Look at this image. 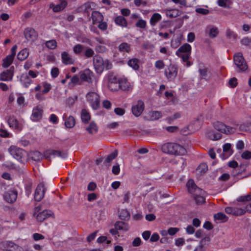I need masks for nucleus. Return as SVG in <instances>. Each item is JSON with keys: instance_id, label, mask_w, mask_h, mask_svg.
Instances as JSON below:
<instances>
[{"instance_id": "obj_1", "label": "nucleus", "mask_w": 251, "mask_h": 251, "mask_svg": "<svg viewBox=\"0 0 251 251\" xmlns=\"http://www.w3.org/2000/svg\"><path fill=\"white\" fill-rule=\"evenodd\" d=\"M186 186L189 193L193 194L194 199L197 204H202L205 202L206 192L198 187L192 179H189Z\"/></svg>"}, {"instance_id": "obj_2", "label": "nucleus", "mask_w": 251, "mask_h": 251, "mask_svg": "<svg viewBox=\"0 0 251 251\" xmlns=\"http://www.w3.org/2000/svg\"><path fill=\"white\" fill-rule=\"evenodd\" d=\"M162 151L166 153L174 155H184L186 152V150L184 147L175 143H167L164 144L161 148Z\"/></svg>"}, {"instance_id": "obj_3", "label": "nucleus", "mask_w": 251, "mask_h": 251, "mask_svg": "<svg viewBox=\"0 0 251 251\" xmlns=\"http://www.w3.org/2000/svg\"><path fill=\"white\" fill-rule=\"evenodd\" d=\"M93 62L96 72L99 74L101 73L104 69L109 70L112 67V65L109 60H103V58L98 54L93 57Z\"/></svg>"}, {"instance_id": "obj_4", "label": "nucleus", "mask_w": 251, "mask_h": 251, "mask_svg": "<svg viewBox=\"0 0 251 251\" xmlns=\"http://www.w3.org/2000/svg\"><path fill=\"white\" fill-rule=\"evenodd\" d=\"M191 46L187 44H184L181 46L176 51V55L181 58L183 62L186 63V66L189 67L192 63L189 59L191 53Z\"/></svg>"}, {"instance_id": "obj_5", "label": "nucleus", "mask_w": 251, "mask_h": 251, "mask_svg": "<svg viewBox=\"0 0 251 251\" xmlns=\"http://www.w3.org/2000/svg\"><path fill=\"white\" fill-rule=\"evenodd\" d=\"M8 151L14 158L19 161H22L26 154L25 150L15 146H10L8 149Z\"/></svg>"}, {"instance_id": "obj_6", "label": "nucleus", "mask_w": 251, "mask_h": 251, "mask_svg": "<svg viewBox=\"0 0 251 251\" xmlns=\"http://www.w3.org/2000/svg\"><path fill=\"white\" fill-rule=\"evenodd\" d=\"M86 97L87 100L90 103L93 109L97 110L100 107V96L97 93L94 92H89L86 94Z\"/></svg>"}, {"instance_id": "obj_7", "label": "nucleus", "mask_w": 251, "mask_h": 251, "mask_svg": "<svg viewBox=\"0 0 251 251\" xmlns=\"http://www.w3.org/2000/svg\"><path fill=\"white\" fill-rule=\"evenodd\" d=\"M233 59L235 65L240 71H245L248 69V65L242 53L235 54Z\"/></svg>"}, {"instance_id": "obj_8", "label": "nucleus", "mask_w": 251, "mask_h": 251, "mask_svg": "<svg viewBox=\"0 0 251 251\" xmlns=\"http://www.w3.org/2000/svg\"><path fill=\"white\" fill-rule=\"evenodd\" d=\"M213 126L215 129L226 134L233 133L235 131V129L234 127L227 126L219 121L215 122Z\"/></svg>"}, {"instance_id": "obj_9", "label": "nucleus", "mask_w": 251, "mask_h": 251, "mask_svg": "<svg viewBox=\"0 0 251 251\" xmlns=\"http://www.w3.org/2000/svg\"><path fill=\"white\" fill-rule=\"evenodd\" d=\"M24 34L26 40L31 43L36 41L38 37V32L33 28L30 27L25 29Z\"/></svg>"}, {"instance_id": "obj_10", "label": "nucleus", "mask_w": 251, "mask_h": 251, "mask_svg": "<svg viewBox=\"0 0 251 251\" xmlns=\"http://www.w3.org/2000/svg\"><path fill=\"white\" fill-rule=\"evenodd\" d=\"M79 74L82 83L85 82L90 84L93 82L94 74L90 69H86L81 71Z\"/></svg>"}, {"instance_id": "obj_11", "label": "nucleus", "mask_w": 251, "mask_h": 251, "mask_svg": "<svg viewBox=\"0 0 251 251\" xmlns=\"http://www.w3.org/2000/svg\"><path fill=\"white\" fill-rule=\"evenodd\" d=\"M120 78L113 75H110L108 78L107 87L111 91H117L119 90Z\"/></svg>"}, {"instance_id": "obj_12", "label": "nucleus", "mask_w": 251, "mask_h": 251, "mask_svg": "<svg viewBox=\"0 0 251 251\" xmlns=\"http://www.w3.org/2000/svg\"><path fill=\"white\" fill-rule=\"evenodd\" d=\"M166 77L170 80H174L177 74V68L174 64H170L165 70Z\"/></svg>"}, {"instance_id": "obj_13", "label": "nucleus", "mask_w": 251, "mask_h": 251, "mask_svg": "<svg viewBox=\"0 0 251 251\" xmlns=\"http://www.w3.org/2000/svg\"><path fill=\"white\" fill-rule=\"evenodd\" d=\"M46 191V188L45 187L44 183H40L35 190L34 194V199L37 201H41L44 198L45 193Z\"/></svg>"}, {"instance_id": "obj_14", "label": "nucleus", "mask_w": 251, "mask_h": 251, "mask_svg": "<svg viewBox=\"0 0 251 251\" xmlns=\"http://www.w3.org/2000/svg\"><path fill=\"white\" fill-rule=\"evenodd\" d=\"M1 244L7 251H21L22 248L12 241H5L2 242Z\"/></svg>"}, {"instance_id": "obj_15", "label": "nucleus", "mask_w": 251, "mask_h": 251, "mask_svg": "<svg viewBox=\"0 0 251 251\" xmlns=\"http://www.w3.org/2000/svg\"><path fill=\"white\" fill-rule=\"evenodd\" d=\"M43 109L42 106L38 105L34 107L32 110L31 119L33 121H38L42 117Z\"/></svg>"}, {"instance_id": "obj_16", "label": "nucleus", "mask_w": 251, "mask_h": 251, "mask_svg": "<svg viewBox=\"0 0 251 251\" xmlns=\"http://www.w3.org/2000/svg\"><path fill=\"white\" fill-rule=\"evenodd\" d=\"M145 105L144 102L141 100H139L136 105L132 106V112L133 114L136 116L138 117L143 112L144 109Z\"/></svg>"}, {"instance_id": "obj_17", "label": "nucleus", "mask_w": 251, "mask_h": 251, "mask_svg": "<svg viewBox=\"0 0 251 251\" xmlns=\"http://www.w3.org/2000/svg\"><path fill=\"white\" fill-rule=\"evenodd\" d=\"M4 200L8 203L14 202L17 198V192L16 190H9L4 194Z\"/></svg>"}, {"instance_id": "obj_18", "label": "nucleus", "mask_w": 251, "mask_h": 251, "mask_svg": "<svg viewBox=\"0 0 251 251\" xmlns=\"http://www.w3.org/2000/svg\"><path fill=\"white\" fill-rule=\"evenodd\" d=\"M132 88V85L130 84L126 78H120L119 90L120 89L123 91H129L131 90Z\"/></svg>"}, {"instance_id": "obj_19", "label": "nucleus", "mask_w": 251, "mask_h": 251, "mask_svg": "<svg viewBox=\"0 0 251 251\" xmlns=\"http://www.w3.org/2000/svg\"><path fill=\"white\" fill-rule=\"evenodd\" d=\"M162 117V113L158 111H151L149 112L145 118L149 121H154Z\"/></svg>"}, {"instance_id": "obj_20", "label": "nucleus", "mask_w": 251, "mask_h": 251, "mask_svg": "<svg viewBox=\"0 0 251 251\" xmlns=\"http://www.w3.org/2000/svg\"><path fill=\"white\" fill-rule=\"evenodd\" d=\"M68 3L66 1H63L60 2V3L54 5L51 4L50 5V8H52V10L54 12H58L62 11L67 6Z\"/></svg>"}, {"instance_id": "obj_21", "label": "nucleus", "mask_w": 251, "mask_h": 251, "mask_svg": "<svg viewBox=\"0 0 251 251\" xmlns=\"http://www.w3.org/2000/svg\"><path fill=\"white\" fill-rule=\"evenodd\" d=\"M61 59L62 62L66 65L73 64L75 63V60L66 51L61 53Z\"/></svg>"}, {"instance_id": "obj_22", "label": "nucleus", "mask_w": 251, "mask_h": 251, "mask_svg": "<svg viewBox=\"0 0 251 251\" xmlns=\"http://www.w3.org/2000/svg\"><path fill=\"white\" fill-rule=\"evenodd\" d=\"M91 18L94 25L102 22L103 20V15L100 12L97 11H93Z\"/></svg>"}, {"instance_id": "obj_23", "label": "nucleus", "mask_w": 251, "mask_h": 251, "mask_svg": "<svg viewBox=\"0 0 251 251\" xmlns=\"http://www.w3.org/2000/svg\"><path fill=\"white\" fill-rule=\"evenodd\" d=\"M13 74L9 70H7L0 74V80L9 81L12 79Z\"/></svg>"}, {"instance_id": "obj_24", "label": "nucleus", "mask_w": 251, "mask_h": 251, "mask_svg": "<svg viewBox=\"0 0 251 251\" xmlns=\"http://www.w3.org/2000/svg\"><path fill=\"white\" fill-rule=\"evenodd\" d=\"M8 123L10 127L19 130H22L21 126L19 124L18 120L14 117H10L8 120Z\"/></svg>"}, {"instance_id": "obj_25", "label": "nucleus", "mask_w": 251, "mask_h": 251, "mask_svg": "<svg viewBox=\"0 0 251 251\" xmlns=\"http://www.w3.org/2000/svg\"><path fill=\"white\" fill-rule=\"evenodd\" d=\"M52 214L50 211L45 210L42 212L38 213L36 216V218L38 221L40 222H43L45 219L49 217Z\"/></svg>"}, {"instance_id": "obj_26", "label": "nucleus", "mask_w": 251, "mask_h": 251, "mask_svg": "<svg viewBox=\"0 0 251 251\" xmlns=\"http://www.w3.org/2000/svg\"><path fill=\"white\" fill-rule=\"evenodd\" d=\"M114 21L116 25L122 27H126L127 25L126 20L122 16L116 17L114 19Z\"/></svg>"}, {"instance_id": "obj_27", "label": "nucleus", "mask_w": 251, "mask_h": 251, "mask_svg": "<svg viewBox=\"0 0 251 251\" xmlns=\"http://www.w3.org/2000/svg\"><path fill=\"white\" fill-rule=\"evenodd\" d=\"M115 228L118 230H123L124 231H128L129 226L127 223L122 222L118 221L115 224Z\"/></svg>"}, {"instance_id": "obj_28", "label": "nucleus", "mask_w": 251, "mask_h": 251, "mask_svg": "<svg viewBox=\"0 0 251 251\" xmlns=\"http://www.w3.org/2000/svg\"><path fill=\"white\" fill-rule=\"evenodd\" d=\"M21 81L25 87H28L31 83L32 80L27 75H23L21 77Z\"/></svg>"}, {"instance_id": "obj_29", "label": "nucleus", "mask_w": 251, "mask_h": 251, "mask_svg": "<svg viewBox=\"0 0 251 251\" xmlns=\"http://www.w3.org/2000/svg\"><path fill=\"white\" fill-rule=\"evenodd\" d=\"M85 129L88 132V133L93 134L97 132L98 127L95 122H92L90 123L89 125L86 127Z\"/></svg>"}, {"instance_id": "obj_30", "label": "nucleus", "mask_w": 251, "mask_h": 251, "mask_svg": "<svg viewBox=\"0 0 251 251\" xmlns=\"http://www.w3.org/2000/svg\"><path fill=\"white\" fill-rule=\"evenodd\" d=\"M207 28L209 29L208 35L210 38H215L218 35L219 32L218 27L209 26Z\"/></svg>"}, {"instance_id": "obj_31", "label": "nucleus", "mask_w": 251, "mask_h": 251, "mask_svg": "<svg viewBox=\"0 0 251 251\" xmlns=\"http://www.w3.org/2000/svg\"><path fill=\"white\" fill-rule=\"evenodd\" d=\"M75 124V120L74 117L72 116H70L66 118L65 121V125L67 128L73 127Z\"/></svg>"}, {"instance_id": "obj_32", "label": "nucleus", "mask_w": 251, "mask_h": 251, "mask_svg": "<svg viewBox=\"0 0 251 251\" xmlns=\"http://www.w3.org/2000/svg\"><path fill=\"white\" fill-rule=\"evenodd\" d=\"M29 52L27 49L21 50L17 55V58L21 61L25 60L28 56Z\"/></svg>"}, {"instance_id": "obj_33", "label": "nucleus", "mask_w": 251, "mask_h": 251, "mask_svg": "<svg viewBox=\"0 0 251 251\" xmlns=\"http://www.w3.org/2000/svg\"><path fill=\"white\" fill-rule=\"evenodd\" d=\"M81 118L83 123H87L90 120V114L86 109H82L81 113Z\"/></svg>"}, {"instance_id": "obj_34", "label": "nucleus", "mask_w": 251, "mask_h": 251, "mask_svg": "<svg viewBox=\"0 0 251 251\" xmlns=\"http://www.w3.org/2000/svg\"><path fill=\"white\" fill-rule=\"evenodd\" d=\"M161 16L159 13H154L150 19V24L152 26L156 25V23L160 21Z\"/></svg>"}, {"instance_id": "obj_35", "label": "nucleus", "mask_w": 251, "mask_h": 251, "mask_svg": "<svg viewBox=\"0 0 251 251\" xmlns=\"http://www.w3.org/2000/svg\"><path fill=\"white\" fill-rule=\"evenodd\" d=\"M31 158L33 160L39 161L43 158V155L38 151H35L31 153Z\"/></svg>"}, {"instance_id": "obj_36", "label": "nucleus", "mask_w": 251, "mask_h": 251, "mask_svg": "<svg viewBox=\"0 0 251 251\" xmlns=\"http://www.w3.org/2000/svg\"><path fill=\"white\" fill-rule=\"evenodd\" d=\"M118 49L120 52H129L130 51L131 48L130 45L124 42L119 45Z\"/></svg>"}, {"instance_id": "obj_37", "label": "nucleus", "mask_w": 251, "mask_h": 251, "mask_svg": "<svg viewBox=\"0 0 251 251\" xmlns=\"http://www.w3.org/2000/svg\"><path fill=\"white\" fill-rule=\"evenodd\" d=\"M14 58V57L11 55H7L6 57L3 60V67L7 68L9 67L13 62Z\"/></svg>"}, {"instance_id": "obj_38", "label": "nucleus", "mask_w": 251, "mask_h": 251, "mask_svg": "<svg viewBox=\"0 0 251 251\" xmlns=\"http://www.w3.org/2000/svg\"><path fill=\"white\" fill-rule=\"evenodd\" d=\"M139 60L137 58H132L128 60L127 64L134 70H137L139 69Z\"/></svg>"}, {"instance_id": "obj_39", "label": "nucleus", "mask_w": 251, "mask_h": 251, "mask_svg": "<svg viewBox=\"0 0 251 251\" xmlns=\"http://www.w3.org/2000/svg\"><path fill=\"white\" fill-rule=\"evenodd\" d=\"M120 218L123 220H126L130 218V214L126 209H122L120 212Z\"/></svg>"}, {"instance_id": "obj_40", "label": "nucleus", "mask_w": 251, "mask_h": 251, "mask_svg": "<svg viewBox=\"0 0 251 251\" xmlns=\"http://www.w3.org/2000/svg\"><path fill=\"white\" fill-rule=\"evenodd\" d=\"M84 49V46L81 44H77L73 48V51L75 54H79Z\"/></svg>"}, {"instance_id": "obj_41", "label": "nucleus", "mask_w": 251, "mask_h": 251, "mask_svg": "<svg viewBox=\"0 0 251 251\" xmlns=\"http://www.w3.org/2000/svg\"><path fill=\"white\" fill-rule=\"evenodd\" d=\"M46 46L49 49L53 50L56 48L57 43L55 40H50L46 42Z\"/></svg>"}, {"instance_id": "obj_42", "label": "nucleus", "mask_w": 251, "mask_h": 251, "mask_svg": "<svg viewBox=\"0 0 251 251\" xmlns=\"http://www.w3.org/2000/svg\"><path fill=\"white\" fill-rule=\"evenodd\" d=\"M167 15L170 18H175L179 16V11L176 9L169 10L167 11Z\"/></svg>"}, {"instance_id": "obj_43", "label": "nucleus", "mask_w": 251, "mask_h": 251, "mask_svg": "<svg viewBox=\"0 0 251 251\" xmlns=\"http://www.w3.org/2000/svg\"><path fill=\"white\" fill-rule=\"evenodd\" d=\"M246 211L242 208L239 207H233V214L235 216H240L243 215Z\"/></svg>"}, {"instance_id": "obj_44", "label": "nucleus", "mask_w": 251, "mask_h": 251, "mask_svg": "<svg viewBox=\"0 0 251 251\" xmlns=\"http://www.w3.org/2000/svg\"><path fill=\"white\" fill-rule=\"evenodd\" d=\"M71 81L75 85H81L82 84V82L80 77H78L77 75H74L71 78Z\"/></svg>"}, {"instance_id": "obj_45", "label": "nucleus", "mask_w": 251, "mask_h": 251, "mask_svg": "<svg viewBox=\"0 0 251 251\" xmlns=\"http://www.w3.org/2000/svg\"><path fill=\"white\" fill-rule=\"evenodd\" d=\"M209 137L213 140H218L221 138L222 134L219 133L211 132L209 133Z\"/></svg>"}, {"instance_id": "obj_46", "label": "nucleus", "mask_w": 251, "mask_h": 251, "mask_svg": "<svg viewBox=\"0 0 251 251\" xmlns=\"http://www.w3.org/2000/svg\"><path fill=\"white\" fill-rule=\"evenodd\" d=\"M94 54L95 52L94 50L90 48H87L84 51V56L88 58L94 57L95 56Z\"/></svg>"}, {"instance_id": "obj_47", "label": "nucleus", "mask_w": 251, "mask_h": 251, "mask_svg": "<svg viewBox=\"0 0 251 251\" xmlns=\"http://www.w3.org/2000/svg\"><path fill=\"white\" fill-rule=\"evenodd\" d=\"M214 217L215 219L217 220H223L224 221H226L227 220V217L222 212H219L215 214Z\"/></svg>"}, {"instance_id": "obj_48", "label": "nucleus", "mask_w": 251, "mask_h": 251, "mask_svg": "<svg viewBox=\"0 0 251 251\" xmlns=\"http://www.w3.org/2000/svg\"><path fill=\"white\" fill-rule=\"evenodd\" d=\"M118 155V152L117 150H115L114 151L110 153L109 155H108L106 158V161L107 163H110V162L115 159Z\"/></svg>"}, {"instance_id": "obj_49", "label": "nucleus", "mask_w": 251, "mask_h": 251, "mask_svg": "<svg viewBox=\"0 0 251 251\" xmlns=\"http://www.w3.org/2000/svg\"><path fill=\"white\" fill-rule=\"evenodd\" d=\"M210 241L209 236H206L202 238L200 241V248L202 249L204 246L207 245Z\"/></svg>"}, {"instance_id": "obj_50", "label": "nucleus", "mask_w": 251, "mask_h": 251, "mask_svg": "<svg viewBox=\"0 0 251 251\" xmlns=\"http://www.w3.org/2000/svg\"><path fill=\"white\" fill-rule=\"evenodd\" d=\"M208 169L207 165L205 163H201L198 167L197 171L201 173H205Z\"/></svg>"}, {"instance_id": "obj_51", "label": "nucleus", "mask_w": 251, "mask_h": 251, "mask_svg": "<svg viewBox=\"0 0 251 251\" xmlns=\"http://www.w3.org/2000/svg\"><path fill=\"white\" fill-rule=\"evenodd\" d=\"M180 113L177 112L175 113L172 116L167 117L166 120L168 121V123L171 124L172 121L180 118Z\"/></svg>"}, {"instance_id": "obj_52", "label": "nucleus", "mask_w": 251, "mask_h": 251, "mask_svg": "<svg viewBox=\"0 0 251 251\" xmlns=\"http://www.w3.org/2000/svg\"><path fill=\"white\" fill-rule=\"evenodd\" d=\"M226 36L230 39H235L237 37V34L234 33V31L230 30L229 28L226 29Z\"/></svg>"}, {"instance_id": "obj_53", "label": "nucleus", "mask_w": 251, "mask_h": 251, "mask_svg": "<svg viewBox=\"0 0 251 251\" xmlns=\"http://www.w3.org/2000/svg\"><path fill=\"white\" fill-rule=\"evenodd\" d=\"M146 22L142 19L138 20L137 22L135 24V25L136 27L141 28H145L146 27Z\"/></svg>"}, {"instance_id": "obj_54", "label": "nucleus", "mask_w": 251, "mask_h": 251, "mask_svg": "<svg viewBox=\"0 0 251 251\" xmlns=\"http://www.w3.org/2000/svg\"><path fill=\"white\" fill-rule=\"evenodd\" d=\"M180 43V41L178 39H173L171 42V46L174 49H176L179 46Z\"/></svg>"}, {"instance_id": "obj_55", "label": "nucleus", "mask_w": 251, "mask_h": 251, "mask_svg": "<svg viewBox=\"0 0 251 251\" xmlns=\"http://www.w3.org/2000/svg\"><path fill=\"white\" fill-rule=\"evenodd\" d=\"M196 12L201 15H207L209 13V11L207 9L203 8H197L196 9Z\"/></svg>"}, {"instance_id": "obj_56", "label": "nucleus", "mask_w": 251, "mask_h": 251, "mask_svg": "<svg viewBox=\"0 0 251 251\" xmlns=\"http://www.w3.org/2000/svg\"><path fill=\"white\" fill-rule=\"evenodd\" d=\"M164 66L165 64L163 60H159L156 61L155 63V67L158 69H162Z\"/></svg>"}, {"instance_id": "obj_57", "label": "nucleus", "mask_w": 251, "mask_h": 251, "mask_svg": "<svg viewBox=\"0 0 251 251\" xmlns=\"http://www.w3.org/2000/svg\"><path fill=\"white\" fill-rule=\"evenodd\" d=\"M97 242L99 243H103L106 242V243L107 244H109L111 243V241L107 240V237L106 236H102L99 237L97 239Z\"/></svg>"}, {"instance_id": "obj_58", "label": "nucleus", "mask_w": 251, "mask_h": 251, "mask_svg": "<svg viewBox=\"0 0 251 251\" xmlns=\"http://www.w3.org/2000/svg\"><path fill=\"white\" fill-rule=\"evenodd\" d=\"M238 201H245L251 200V194H248L246 196L240 197L238 199Z\"/></svg>"}, {"instance_id": "obj_59", "label": "nucleus", "mask_w": 251, "mask_h": 251, "mask_svg": "<svg viewBox=\"0 0 251 251\" xmlns=\"http://www.w3.org/2000/svg\"><path fill=\"white\" fill-rule=\"evenodd\" d=\"M59 74V69L57 67H54L51 69V75L53 78L56 77Z\"/></svg>"}, {"instance_id": "obj_60", "label": "nucleus", "mask_w": 251, "mask_h": 251, "mask_svg": "<svg viewBox=\"0 0 251 251\" xmlns=\"http://www.w3.org/2000/svg\"><path fill=\"white\" fill-rule=\"evenodd\" d=\"M95 50L98 52L103 53L106 51V48L104 46L98 45L96 47Z\"/></svg>"}, {"instance_id": "obj_61", "label": "nucleus", "mask_w": 251, "mask_h": 251, "mask_svg": "<svg viewBox=\"0 0 251 251\" xmlns=\"http://www.w3.org/2000/svg\"><path fill=\"white\" fill-rule=\"evenodd\" d=\"M228 83L231 87H235L237 85V79L235 77H232L230 79Z\"/></svg>"}, {"instance_id": "obj_62", "label": "nucleus", "mask_w": 251, "mask_h": 251, "mask_svg": "<svg viewBox=\"0 0 251 251\" xmlns=\"http://www.w3.org/2000/svg\"><path fill=\"white\" fill-rule=\"evenodd\" d=\"M207 71H208V69L205 67H204L203 68H200L199 70V72L201 76L202 77V78L207 76Z\"/></svg>"}, {"instance_id": "obj_63", "label": "nucleus", "mask_w": 251, "mask_h": 251, "mask_svg": "<svg viewBox=\"0 0 251 251\" xmlns=\"http://www.w3.org/2000/svg\"><path fill=\"white\" fill-rule=\"evenodd\" d=\"M97 187V185L94 182H90L87 186V190L89 191H94Z\"/></svg>"}, {"instance_id": "obj_64", "label": "nucleus", "mask_w": 251, "mask_h": 251, "mask_svg": "<svg viewBox=\"0 0 251 251\" xmlns=\"http://www.w3.org/2000/svg\"><path fill=\"white\" fill-rule=\"evenodd\" d=\"M243 158L245 159H249L251 158V152L248 151H246L241 155Z\"/></svg>"}]
</instances>
